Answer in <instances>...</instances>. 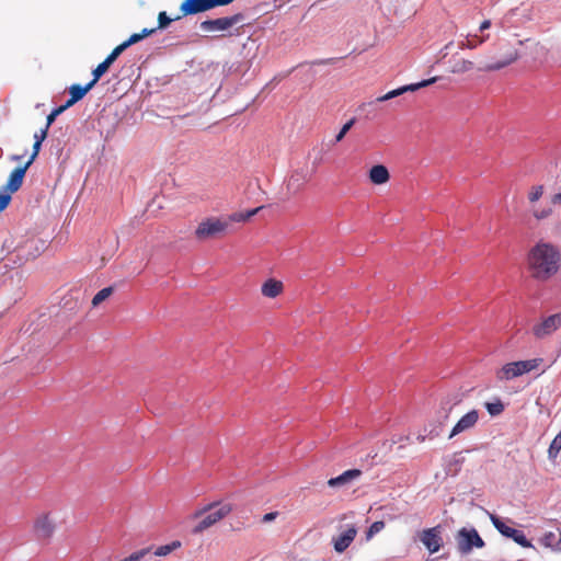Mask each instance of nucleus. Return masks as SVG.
I'll return each instance as SVG.
<instances>
[{
	"mask_svg": "<svg viewBox=\"0 0 561 561\" xmlns=\"http://www.w3.org/2000/svg\"><path fill=\"white\" fill-rule=\"evenodd\" d=\"M561 253L559 249L540 241L536 243L527 254V268L531 278L538 282H547L560 270Z\"/></svg>",
	"mask_w": 561,
	"mask_h": 561,
	"instance_id": "obj_1",
	"label": "nucleus"
},
{
	"mask_svg": "<svg viewBox=\"0 0 561 561\" xmlns=\"http://www.w3.org/2000/svg\"><path fill=\"white\" fill-rule=\"evenodd\" d=\"M232 505L230 503H209L198 510H196L190 518L195 520L199 519L198 523L192 528L193 535L203 534L208 528L215 526L220 520L226 518L232 512Z\"/></svg>",
	"mask_w": 561,
	"mask_h": 561,
	"instance_id": "obj_2",
	"label": "nucleus"
},
{
	"mask_svg": "<svg viewBox=\"0 0 561 561\" xmlns=\"http://www.w3.org/2000/svg\"><path fill=\"white\" fill-rule=\"evenodd\" d=\"M56 519L51 512H41L32 523V533L36 540L50 542L56 533Z\"/></svg>",
	"mask_w": 561,
	"mask_h": 561,
	"instance_id": "obj_3",
	"label": "nucleus"
},
{
	"mask_svg": "<svg viewBox=\"0 0 561 561\" xmlns=\"http://www.w3.org/2000/svg\"><path fill=\"white\" fill-rule=\"evenodd\" d=\"M542 363V358H533L505 364L496 374L499 380H511L535 370Z\"/></svg>",
	"mask_w": 561,
	"mask_h": 561,
	"instance_id": "obj_4",
	"label": "nucleus"
},
{
	"mask_svg": "<svg viewBox=\"0 0 561 561\" xmlns=\"http://www.w3.org/2000/svg\"><path fill=\"white\" fill-rule=\"evenodd\" d=\"M228 227V220L217 217H209L199 222L195 230V237L199 241L218 238L226 233Z\"/></svg>",
	"mask_w": 561,
	"mask_h": 561,
	"instance_id": "obj_5",
	"label": "nucleus"
},
{
	"mask_svg": "<svg viewBox=\"0 0 561 561\" xmlns=\"http://www.w3.org/2000/svg\"><path fill=\"white\" fill-rule=\"evenodd\" d=\"M310 180V174L307 168L294 170L287 178L284 186V195L289 199L304 191Z\"/></svg>",
	"mask_w": 561,
	"mask_h": 561,
	"instance_id": "obj_6",
	"label": "nucleus"
},
{
	"mask_svg": "<svg viewBox=\"0 0 561 561\" xmlns=\"http://www.w3.org/2000/svg\"><path fill=\"white\" fill-rule=\"evenodd\" d=\"M458 550L467 554L473 548H483L484 541L474 528H461L456 537Z\"/></svg>",
	"mask_w": 561,
	"mask_h": 561,
	"instance_id": "obj_7",
	"label": "nucleus"
},
{
	"mask_svg": "<svg viewBox=\"0 0 561 561\" xmlns=\"http://www.w3.org/2000/svg\"><path fill=\"white\" fill-rule=\"evenodd\" d=\"M227 5L225 0H184L180 11L183 16L206 12L217 7Z\"/></svg>",
	"mask_w": 561,
	"mask_h": 561,
	"instance_id": "obj_8",
	"label": "nucleus"
},
{
	"mask_svg": "<svg viewBox=\"0 0 561 561\" xmlns=\"http://www.w3.org/2000/svg\"><path fill=\"white\" fill-rule=\"evenodd\" d=\"M243 15L241 13L233 14L231 16H224L214 20H205L201 23V28L205 32H226L233 25L242 21Z\"/></svg>",
	"mask_w": 561,
	"mask_h": 561,
	"instance_id": "obj_9",
	"label": "nucleus"
},
{
	"mask_svg": "<svg viewBox=\"0 0 561 561\" xmlns=\"http://www.w3.org/2000/svg\"><path fill=\"white\" fill-rule=\"evenodd\" d=\"M341 533L332 538L333 548L337 553H343L354 541L358 529L355 524L340 526Z\"/></svg>",
	"mask_w": 561,
	"mask_h": 561,
	"instance_id": "obj_10",
	"label": "nucleus"
},
{
	"mask_svg": "<svg viewBox=\"0 0 561 561\" xmlns=\"http://www.w3.org/2000/svg\"><path fill=\"white\" fill-rule=\"evenodd\" d=\"M420 540L422 541V543L425 546V548L431 553H435V552L439 551V549L443 546V539L440 536V527L436 526V527L424 529L420 534Z\"/></svg>",
	"mask_w": 561,
	"mask_h": 561,
	"instance_id": "obj_11",
	"label": "nucleus"
},
{
	"mask_svg": "<svg viewBox=\"0 0 561 561\" xmlns=\"http://www.w3.org/2000/svg\"><path fill=\"white\" fill-rule=\"evenodd\" d=\"M561 327V314H551L543 319L540 323L533 328V333L536 337L542 339L550 335Z\"/></svg>",
	"mask_w": 561,
	"mask_h": 561,
	"instance_id": "obj_12",
	"label": "nucleus"
},
{
	"mask_svg": "<svg viewBox=\"0 0 561 561\" xmlns=\"http://www.w3.org/2000/svg\"><path fill=\"white\" fill-rule=\"evenodd\" d=\"M436 80H437V78L434 77V78L426 79V80H423V81L417 82V83H411V84H408V85L400 87L398 89L391 90L388 93L377 98V102L388 101L390 99H393V98H397L399 95H402L403 93H405L408 91H411V92L416 91V90H419L421 88L431 85L432 83L436 82Z\"/></svg>",
	"mask_w": 561,
	"mask_h": 561,
	"instance_id": "obj_13",
	"label": "nucleus"
},
{
	"mask_svg": "<svg viewBox=\"0 0 561 561\" xmlns=\"http://www.w3.org/2000/svg\"><path fill=\"white\" fill-rule=\"evenodd\" d=\"M478 410L469 411L463 416H461L460 420L455 424L449 434V438H453L454 436L472 428L478 423Z\"/></svg>",
	"mask_w": 561,
	"mask_h": 561,
	"instance_id": "obj_14",
	"label": "nucleus"
},
{
	"mask_svg": "<svg viewBox=\"0 0 561 561\" xmlns=\"http://www.w3.org/2000/svg\"><path fill=\"white\" fill-rule=\"evenodd\" d=\"M28 168L30 165L27 164L15 168L9 175L4 190L10 192L11 194L15 193L22 186L24 175Z\"/></svg>",
	"mask_w": 561,
	"mask_h": 561,
	"instance_id": "obj_15",
	"label": "nucleus"
},
{
	"mask_svg": "<svg viewBox=\"0 0 561 561\" xmlns=\"http://www.w3.org/2000/svg\"><path fill=\"white\" fill-rule=\"evenodd\" d=\"M362 471L358 469H350L344 471L342 474L331 478L328 481V485L331 488H340L351 483L353 480L360 477Z\"/></svg>",
	"mask_w": 561,
	"mask_h": 561,
	"instance_id": "obj_16",
	"label": "nucleus"
},
{
	"mask_svg": "<svg viewBox=\"0 0 561 561\" xmlns=\"http://www.w3.org/2000/svg\"><path fill=\"white\" fill-rule=\"evenodd\" d=\"M93 88V85L88 82L85 85L72 84L69 88L70 98L67 100L65 105L69 108L75 105L77 102L82 100L84 95Z\"/></svg>",
	"mask_w": 561,
	"mask_h": 561,
	"instance_id": "obj_17",
	"label": "nucleus"
},
{
	"mask_svg": "<svg viewBox=\"0 0 561 561\" xmlns=\"http://www.w3.org/2000/svg\"><path fill=\"white\" fill-rule=\"evenodd\" d=\"M284 290V285L280 280L275 278H268L263 283L261 287V293L264 297L275 298L279 296Z\"/></svg>",
	"mask_w": 561,
	"mask_h": 561,
	"instance_id": "obj_18",
	"label": "nucleus"
},
{
	"mask_svg": "<svg viewBox=\"0 0 561 561\" xmlns=\"http://www.w3.org/2000/svg\"><path fill=\"white\" fill-rule=\"evenodd\" d=\"M390 174L388 169L382 164L374 165L369 170V180L373 184L381 185L389 181Z\"/></svg>",
	"mask_w": 561,
	"mask_h": 561,
	"instance_id": "obj_19",
	"label": "nucleus"
},
{
	"mask_svg": "<svg viewBox=\"0 0 561 561\" xmlns=\"http://www.w3.org/2000/svg\"><path fill=\"white\" fill-rule=\"evenodd\" d=\"M181 547V542L179 540H174L168 545H163L158 547L154 551H152V548H146L150 551V557L147 559H144L142 561H156L154 558L157 557H167L174 550L179 549Z\"/></svg>",
	"mask_w": 561,
	"mask_h": 561,
	"instance_id": "obj_20",
	"label": "nucleus"
},
{
	"mask_svg": "<svg viewBox=\"0 0 561 561\" xmlns=\"http://www.w3.org/2000/svg\"><path fill=\"white\" fill-rule=\"evenodd\" d=\"M518 58V53L516 49H512L503 60H500V61H496V62H493V64H489V65H485L481 68H479V70H482V71H495V70H500L511 64H513L515 60H517Z\"/></svg>",
	"mask_w": 561,
	"mask_h": 561,
	"instance_id": "obj_21",
	"label": "nucleus"
},
{
	"mask_svg": "<svg viewBox=\"0 0 561 561\" xmlns=\"http://www.w3.org/2000/svg\"><path fill=\"white\" fill-rule=\"evenodd\" d=\"M473 67L474 64L471 60L463 58L454 59L450 67V72L455 75L466 73L468 71H471Z\"/></svg>",
	"mask_w": 561,
	"mask_h": 561,
	"instance_id": "obj_22",
	"label": "nucleus"
},
{
	"mask_svg": "<svg viewBox=\"0 0 561 561\" xmlns=\"http://www.w3.org/2000/svg\"><path fill=\"white\" fill-rule=\"evenodd\" d=\"M488 39H489V35L481 36V37H479L477 35H473L471 37L467 36L466 41L459 42V48L460 49H474Z\"/></svg>",
	"mask_w": 561,
	"mask_h": 561,
	"instance_id": "obj_23",
	"label": "nucleus"
},
{
	"mask_svg": "<svg viewBox=\"0 0 561 561\" xmlns=\"http://www.w3.org/2000/svg\"><path fill=\"white\" fill-rule=\"evenodd\" d=\"M490 519L500 534L507 538H512V533L516 530L515 528L507 526L501 518L493 514L490 515Z\"/></svg>",
	"mask_w": 561,
	"mask_h": 561,
	"instance_id": "obj_24",
	"label": "nucleus"
},
{
	"mask_svg": "<svg viewBox=\"0 0 561 561\" xmlns=\"http://www.w3.org/2000/svg\"><path fill=\"white\" fill-rule=\"evenodd\" d=\"M111 65L104 59L101 64L96 66V68L92 71V80L90 83L94 87L101 77L108 70Z\"/></svg>",
	"mask_w": 561,
	"mask_h": 561,
	"instance_id": "obj_25",
	"label": "nucleus"
},
{
	"mask_svg": "<svg viewBox=\"0 0 561 561\" xmlns=\"http://www.w3.org/2000/svg\"><path fill=\"white\" fill-rule=\"evenodd\" d=\"M113 291H114V289L112 286L105 287V288L101 289L100 291H98L95 294V296L92 298V306L93 307L100 306L103 301H105L113 294Z\"/></svg>",
	"mask_w": 561,
	"mask_h": 561,
	"instance_id": "obj_26",
	"label": "nucleus"
},
{
	"mask_svg": "<svg viewBox=\"0 0 561 561\" xmlns=\"http://www.w3.org/2000/svg\"><path fill=\"white\" fill-rule=\"evenodd\" d=\"M262 208H263V206H260V207H256L254 209L248 210L245 213L233 214V215L230 216L229 220L230 221H247L251 217L256 215Z\"/></svg>",
	"mask_w": 561,
	"mask_h": 561,
	"instance_id": "obj_27",
	"label": "nucleus"
},
{
	"mask_svg": "<svg viewBox=\"0 0 561 561\" xmlns=\"http://www.w3.org/2000/svg\"><path fill=\"white\" fill-rule=\"evenodd\" d=\"M484 405L492 416L500 415L504 411V404L500 399L494 402H486Z\"/></svg>",
	"mask_w": 561,
	"mask_h": 561,
	"instance_id": "obj_28",
	"label": "nucleus"
},
{
	"mask_svg": "<svg viewBox=\"0 0 561 561\" xmlns=\"http://www.w3.org/2000/svg\"><path fill=\"white\" fill-rule=\"evenodd\" d=\"M561 450V432L552 439L549 449L548 456L550 459H554L559 451Z\"/></svg>",
	"mask_w": 561,
	"mask_h": 561,
	"instance_id": "obj_29",
	"label": "nucleus"
},
{
	"mask_svg": "<svg viewBox=\"0 0 561 561\" xmlns=\"http://www.w3.org/2000/svg\"><path fill=\"white\" fill-rule=\"evenodd\" d=\"M516 543L522 546L523 548H531L533 543L526 538L525 534L522 530L516 529L512 533V538Z\"/></svg>",
	"mask_w": 561,
	"mask_h": 561,
	"instance_id": "obj_30",
	"label": "nucleus"
},
{
	"mask_svg": "<svg viewBox=\"0 0 561 561\" xmlns=\"http://www.w3.org/2000/svg\"><path fill=\"white\" fill-rule=\"evenodd\" d=\"M543 192H545V187L543 185H534L530 187L529 192H528V201L534 204L536 202H538L541 196L543 195Z\"/></svg>",
	"mask_w": 561,
	"mask_h": 561,
	"instance_id": "obj_31",
	"label": "nucleus"
},
{
	"mask_svg": "<svg viewBox=\"0 0 561 561\" xmlns=\"http://www.w3.org/2000/svg\"><path fill=\"white\" fill-rule=\"evenodd\" d=\"M385 528V522H374L368 530L366 531V540H370L376 534L380 533Z\"/></svg>",
	"mask_w": 561,
	"mask_h": 561,
	"instance_id": "obj_32",
	"label": "nucleus"
},
{
	"mask_svg": "<svg viewBox=\"0 0 561 561\" xmlns=\"http://www.w3.org/2000/svg\"><path fill=\"white\" fill-rule=\"evenodd\" d=\"M67 108H68V107H67L65 104H64V105H60V106H58V107H56V108H54V110L51 111V113H50V114H48V116H47V118H46V125H45V127L49 128V127H50V125L55 122L56 117H57L58 115H60L61 113H64Z\"/></svg>",
	"mask_w": 561,
	"mask_h": 561,
	"instance_id": "obj_33",
	"label": "nucleus"
},
{
	"mask_svg": "<svg viewBox=\"0 0 561 561\" xmlns=\"http://www.w3.org/2000/svg\"><path fill=\"white\" fill-rule=\"evenodd\" d=\"M551 214H552V208H551V207L535 208V209H533V216H534L537 220L546 219V218H548L549 216H551Z\"/></svg>",
	"mask_w": 561,
	"mask_h": 561,
	"instance_id": "obj_34",
	"label": "nucleus"
},
{
	"mask_svg": "<svg viewBox=\"0 0 561 561\" xmlns=\"http://www.w3.org/2000/svg\"><path fill=\"white\" fill-rule=\"evenodd\" d=\"M126 50V48L124 47L123 44H119L117 45L111 53L110 55L105 58V60L112 65L117 58L118 56L124 51Z\"/></svg>",
	"mask_w": 561,
	"mask_h": 561,
	"instance_id": "obj_35",
	"label": "nucleus"
},
{
	"mask_svg": "<svg viewBox=\"0 0 561 561\" xmlns=\"http://www.w3.org/2000/svg\"><path fill=\"white\" fill-rule=\"evenodd\" d=\"M354 123H355V118H352L343 125V127L341 128V130L339 131V134L335 137V142H340L345 137L347 131L353 127Z\"/></svg>",
	"mask_w": 561,
	"mask_h": 561,
	"instance_id": "obj_36",
	"label": "nucleus"
},
{
	"mask_svg": "<svg viewBox=\"0 0 561 561\" xmlns=\"http://www.w3.org/2000/svg\"><path fill=\"white\" fill-rule=\"evenodd\" d=\"M171 19L167 15V12H160L158 15V28H164L171 23Z\"/></svg>",
	"mask_w": 561,
	"mask_h": 561,
	"instance_id": "obj_37",
	"label": "nucleus"
},
{
	"mask_svg": "<svg viewBox=\"0 0 561 561\" xmlns=\"http://www.w3.org/2000/svg\"><path fill=\"white\" fill-rule=\"evenodd\" d=\"M11 202V193L5 191V193H0V211L4 210L9 203Z\"/></svg>",
	"mask_w": 561,
	"mask_h": 561,
	"instance_id": "obj_38",
	"label": "nucleus"
},
{
	"mask_svg": "<svg viewBox=\"0 0 561 561\" xmlns=\"http://www.w3.org/2000/svg\"><path fill=\"white\" fill-rule=\"evenodd\" d=\"M142 38H141V35L140 33H135V34H131L129 36L128 39H126L125 42H123L122 44L124 45V47L127 49L129 46L140 42Z\"/></svg>",
	"mask_w": 561,
	"mask_h": 561,
	"instance_id": "obj_39",
	"label": "nucleus"
},
{
	"mask_svg": "<svg viewBox=\"0 0 561 561\" xmlns=\"http://www.w3.org/2000/svg\"><path fill=\"white\" fill-rule=\"evenodd\" d=\"M41 146H42V142L34 141L32 156L30 157L28 161L25 164L31 165L33 163V161L36 159V157L41 150Z\"/></svg>",
	"mask_w": 561,
	"mask_h": 561,
	"instance_id": "obj_40",
	"label": "nucleus"
},
{
	"mask_svg": "<svg viewBox=\"0 0 561 561\" xmlns=\"http://www.w3.org/2000/svg\"><path fill=\"white\" fill-rule=\"evenodd\" d=\"M48 129L47 127H44L43 129H41L38 133H35L34 135V140L35 141H38V142H43L46 137H47V134H48Z\"/></svg>",
	"mask_w": 561,
	"mask_h": 561,
	"instance_id": "obj_41",
	"label": "nucleus"
},
{
	"mask_svg": "<svg viewBox=\"0 0 561 561\" xmlns=\"http://www.w3.org/2000/svg\"><path fill=\"white\" fill-rule=\"evenodd\" d=\"M278 516V512H270L263 515L262 523L273 522Z\"/></svg>",
	"mask_w": 561,
	"mask_h": 561,
	"instance_id": "obj_42",
	"label": "nucleus"
},
{
	"mask_svg": "<svg viewBox=\"0 0 561 561\" xmlns=\"http://www.w3.org/2000/svg\"><path fill=\"white\" fill-rule=\"evenodd\" d=\"M490 27H491V21H490V20H484V21L480 24L479 30H480L481 32H483V31H485V30H488V28H490Z\"/></svg>",
	"mask_w": 561,
	"mask_h": 561,
	"instance_id": "obj_43",
	"label": "nucleus"
},
{
	"mask_svg": "<svg viewBox=\"0 0 561 561\" xmlns=\"http://www.w3.org/2000/svg\"><path fill=\"white\" fill-rule=\"evenodd\" d=\"M156 32V28H144L141 32H140V35H141V38H146L147 36L151 35L152 33Z\"/></svg>",
	"mask_w": 561,
	"mask_h": 561,
	"instance_id": "obj_44",
	"label": "nucleus"
},
{
	"mask_svg": "<svg viewBox=\"0 0 561 561\" xmlns=\"http://www.w3.org/2000/svg\"><path fill=\"white\" fill-rule=\"evenodd\" d=\"M551 203L553 205H561V193H557L551 197Z\"/></svg>",
	"mask_w": 561,
	"mask_h": 561,
	"instance_id": "obj_45",
	"label": "nucleus"
},
{
	"mask_svg": "<svg viewBox=\"0 0 561 561\" xmlns=\"http://www.w3.org/2000/svg\"><path fill=\"white\" fill-rule=\"evenodd\" d=\"M453 45V42H449L447 45H446V48H448L449 46Z\"/></svg>",
	"mask_w": 561,
	"mask_h": 561,
	"instance_id": "obj_46",
	"label": "nucleus"
},
{
	"mask_svg": "<svg viewBox=\"0 0 561 561\" xmlns=\"http://www.w3.org/2000/svg\"><path fill=\"white\" fill-rule=\"evenodd\" d=\"M549 537H553V534H549L548 536H546V538H549Z\"/></svg>",
	"mask_w": 561,
	"mask_h": 561,
	"instance_id": "obj_47",
	"label": "nucleus"
},
{
	"mask_svg": "<svg viewBox=\"0 0 561 561\" xmlns=\"http://www.w3.org/2000/svg\"><path fill=\"white\" fill-rule=\"evenodd\" d=\"M518 561H524V560H518Z\"/></svg>",
	"mask_w": 561,
	"mask_h": 561,
	"instance_id": "obj_48",
	"label": "nucleus"
}]
</instances>
